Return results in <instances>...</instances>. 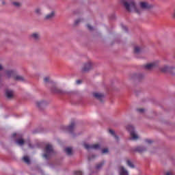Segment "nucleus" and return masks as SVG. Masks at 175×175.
Instances as JSON below:
<instances>
[{
	"instance_id": "nucleus-34",
	"label": "nucleus",
	"mask_w": 175,
	"mask_h": 175,
	"mask_svg": "<svg viewBox=\"0 0 175 175\" xmlns=\"http://www.w3.org/2000/svg\"><path fill=\"white\" fill-rule=\"evenodd\" d=\"M106 152H109V149L108 148H105L102 150L103 154H106Z\"/></svg>"
},
{
	"instance_id": "nucleus-19",
	"label": "nucleus",
	"mask_w": 175,
	"mask_h": 175,
	"mask_svg": "<svg viewBox=\"0 0 175 175\" xmlns=\"http://www.w3.org/2000/svg\"><path fill=\"white\" fill-rule=\"evenodd\" d=\"M134 53L135 54H140V53H142V49L139 46H135Z\"/></svg>"
},
{
	"instance_id": "nucleus-10",
	"label": "nucleus",
	"mask_w": 175,
	"mask_h": 175,
	"mask_svg": "<svg viewBox=\"0 0 175 175\" xmlns=\"http://www.w3.org/2000/svg\"><path fill=\"white\" fill-rule=\"evenodd\" d=\"M5 96L8 98V99H12V98H13V90H6Z\"/></svg>"
},
{
	"instance_id": "nucleus-37",
	"label": "nucleus",
	"mask_w": 175,
	"mask_h": 175,
	"mask_svg": "<svg viewBox=\"0 0 175 175\" xmlns=\"http://www.w3.org/2000/svg\"><path fill=\"white\" fill-rule=\"evenodd\" d=\"M81 80H77L76 83L79 85V84H81Z\"/></svg>"
},
{
	"instance_id": "nucleus-28",
	"label": "nucleus",
	"mask_w": 175,
	"mask_h": 175,
	"mask_svg": "<svg viewBox=\"0 0 175 175\" xmlns=\"http://www.w3.org/2000/svg\"><path fill=\"white\" fill-rule=\"evenodd\" d=\"M95 158H96V155L91 154L88 157V161H92V159H95Z\"/></svg>"
},
{
	"instance_id": "nucleus-24",
	"label": "nucleus",
	"mask_w": 175,
	"mask_h": 175,
	"mask_svg": "<svg viewBox=\"0 0 175 175\" xmlns=\"http://www.w3.org/2000/svg\"><path fill=\"white\" fill-rule=\"evenodd\" d=\"M16 143L17 144H18L19 146H23L24 144V139H19L18 140H16Z\"/></svg>"
},
{
	"instance_id": "nucleus-3",
	"label": "nucleus",
	"mask_w": 175,
	"mask_h": 175,
	"mask_svg": "<svg viewBox=\"0 0 175 175\" xmlns=\"http://www.w3.org/2000/svg\"><path fill=\"white\" fill-rule=\"evenodd\" d=\"M127 131L130 132L131 140H137L139 139V135L135 132V128L132 125H128L126 126Z\"/></svg>"
},
{
	"instance_id": "nucleus-27",
	"label": "nucleus",
	"mask_w": 175,
	"mask_h": 175,
	"mask_svg": "<svg viewBox=\"0 0 175 175\" xmlns=\"http://www.w3.org/2000/svg\"><path fill=\"white\" fill-rule=\"evenodd\" d=\"M12 5H14V6L16 8H20V6H21V4L18 2H13Z\"/></svg>"
},
{
	"instance_id": "nucleus-31",
	"label": "nucleus",
	"mask_w": 175,
	"mask_h": 175,
	"mask_svg": "<svg viewBox=\"0 0 175 175\" xmlns=\"http://www.w3.org/2000/svg\"><path fill=\"white\" fill-rule=\"evenodd\" d=\"M75 175H83V172L81 171H75Z\"/></svg>"
},
{
	"instance_id": "nucleus-40",
	"label": "nucleus",
	"mask_w": 175,
	"mask_h": 175,
	"mask_svg": "<svg viewBox=\"0 0 175 175\" xmlns=\"http://www.w3.org/2000/svg\"><path fill=\"white\" fill-rule=\"evenodd\" d=\"M16 133H14V134H13L14 137L16 136Z\"/></svg>"
},
{
	"instance_id": "nucleus-22",
	"label": "nucleus",
	"mask_w": 175,
	"mask_h": 175,
	"mask_svg": "<svg viewBox=\"0 0 175 175\" xmlns=\"http://www.w3.org/2000/svg\"><path fill=\"white\" fill-rule=\"evenodd\" d=\"M65 151L67 155H72V148H66L65 149Z\"/></svg>"
},
{
	"instance_id": "nucleus-38",
	"label": "nucleus",
	"mask_w": 175,
	"mask_h": 175,
	"mask_svg": "<svg viewBox=\"0 0 175 175\" xmlns=\"http://www.w3.org/2000/svg\"><path fill=\"white\" fill-rule=\"evenodd\" d=\"M166 175H172V173L171 172H167Z\"/></svg>"
},
{
	"instance_id": "nucleus-8",
	"label": "nucleus",
	"mask_w": 175,
	"mask_h": 175,
	"mask_svg": "<svg viewBox=\"0 0 175 175\" xmlns=\"http://www.w3.org/2000/svg\"><path fill=\"white\" fill-rule=\"evenodd\" d=\"M157 66H158V63L157 62L150 63L145 66V69H146L147 70H151V69H154V68Z\"/></svg>"
},
{
	"instance_id": "nucleus-4",
	"label": "nucleus",
	"mask_w": 175,
	"mask_h": 175,
	"mask_svg": "<svg viewBox=\"0 0 175 175\" xmlns=\"http://www.w3.org/2000/svg\"><path fill=\"white\" fill-rule=\"evenodd\" d=\"M83 147L85 148V150H99V148H100V146L98 144L92 145L84 144Z\"/></svg>"
},
{
	"instance_id": "nucleus-2",
	"label": "nucleus",
	"mask_w": 175,
	"mask_h": 175,
	"mask_svg": "<svg viewBox=\"0 0 175 175\" xmlns=\"http://www.w3.org/2000/svg\"><path fill=\"white\" fill-rule=\"evenodd\" d=\"M53 154H54L53 146H51V144H47L45 147V153L42 155L43 158L45 159H49V158H50Z\"/></svg>"
},
{
	"instance_id": "nucleus-14",
	"label": "nucleus",
	"mask_w": 175,
	"mask_h": 175,
	"mask_svg": "<svg viewBox=\"0 0 175 175\" xmlns=\"http://www.w3.org/2000/svg\"><path fill=\"white\" fill-rule=\"evenodd\" d=\"M44 105H46V103L43 100L36 102V106L38 107V109H40V107L44 106Z\"/></svg>"
},
{
	"instance_id": "nucleus-17",
	"label": "nucleus",
	"mask_w": 175,
	"mask_h": 175,
	"mask_svg": "<svg viewBox=\"0 0 175 175\" xmlns=\"http://www.w3.org/2000/svg\"><path fill=\"white\" fill-rule=\"evenodd\" d=\"M14 80H16L17 81H24V77L20 75H16L14 77Z\"/></svg>"
},
{
	"instance_id": "nucleus-20",
	"label": "nucleus",
	"mask_w": 175,
	"mask_h": 175,
	"mask_svg": "<svg viewBox=\"0 0 175 175\" xmlns=\"http://www.w3.org/2000/svg\"><path fill=\"white\" fill-rule=\"evenodd\" d=\"M109 133L115 137L116 140H118V137L116 135V133L114 132V131H113L112 129H109Z\"/></svg>"
},
{
	"instance_id": "nucleus-35",
	"label": "nucleus",
	"mask_w": 175,
	"mask_h": 175,
	"mask_svg": "<svg viewBox=\"0 0 175 175\" xmlns=\"http://www.w3.org/2000/svg\"><path fill=\"white\" fill-rule=\"evenodd\" d=\"M87 27L90 31H92L94 29V28L92 26H90V25H88Z\"/></svg>"
},
{
	"instance_id": "nucleus-13",
	"label": "nucleus",
	"mask_w": 175,
	"mask_h": 175,
	"mask_svg": "<svg viewBox=\"0 0 175 175\" xmlns=\"http://www.w3.org/2000/svg\"><path fill=\"white\" fill-rule=\"evenodd\" d=\"M135 151H137V152H144V151H147V149L143 146H138L135 148Z\"/></svg>"
},
{
	"instance_id": "nucleus-1",
	"label": "nucleus",
	"mask_w": 175,
	"mask_h": 175,
	"mask_svg": "<svg viewBox=\"0 0 175 175\" xmlns=\"http://www.w3.org/2000/svg\"><path fill=\"white\" fill-rule=\"evenodd\" d=\"M121 3L124 5L127 12H135L137 14H140L144 9H150V5H148V3L147 2H141L139 3L140 8H137L135 1L127 2L125 0H122Z\"/></svg>"
},
{
	"instance_id": "nucleus-12",
	"label": "nucleus",
	"mask_w": 175,
	"mask_h": 175,
	"mask_svg": "<svg viewBox=\"0 0 175 175\" xmlns=\"http://www.w3.org/2000/svg\"><path fill=\"white\" fill-rule=\"evenodd\" d=\"M31 38L33 39V40H39L40 39V34L39 33H33L31 34Z\"/></svg>"
},
{
	"instance_id": "nucleus-39",
	"label": "nucleus",
	"mask_w": 175,
	"mask_h": 175,
	"mask_svg": "<svg viewBox=\"0 0 175 175\" xmlns=\"http://www.w3.org/2000/svg\"><path fill=\"white\" fill-rule=\"evenodd\" d=\"M3 68L2 66L0 64V70H2Z\"/></svg>"
},
{
	"instance_id": "nucleus-15",
	"label": "nucleus",
	"mask_w": 175,
	"mask_h": 175,
	"mask_svg": "<svg viewBox=\"0 0 175 175\" xmlns=\"http://www.w3.org/2000/svg\"><path fill=\"white\" fill-rule=\"evenodd\" d=\"M120 175H128V171L124 168V167H120Z\"/></svg>"
},
{
	"instance_id": "nucleus-7",
	"label": "nucleus",
	"mask_w": 175,
	"mask_h": 175,
	"mask_svg": "<svg viewBox=\"0 0 175 175\" xmlns=\"http://www.w3.org/2000/svg\"><path fill=\"white\" fill-rule=\"evenodd\" d=\"M51 92H53V94H59L60 95H63V94H65V92L55 86L51 88Z\"/></svg>"
},
{
	"instance_id": "nucleus-9",
	"label": "nucleus",
	"mask_w": 175,
	"mask_h": 175,
	"mask_svg": "<svg viewBox=\"0 0 175 175\" xmlns=\"http://www.w3.org/2000/svg\"><path fill=\"white\" fill-rule=\"evenodd\" d=\"M93 96H94V98H96V99H98V100H100L101 102H102V99L105 98V94L102 93L94 92L93 93Z\"/></svg>"
},
{
	"instance_id": "nucleus-33",
	"label": "nucleus",
	"mask_w": 175,
	"mask_h": 175,
	"mask_svg": "<svg viewBox=\"0 0 175 175\" xmlns=\"http://www.w3.org/2000/svg\"><path fill=\"white\" fill-rule=\"evenodd\" d=\"M137 111L138 113H144V109L143 108L137 109Z\"/></svg>"
},
{
	"instance_id": "nucleus-41",
	"label": "nucleus",
	"mask_w": 175,
	"mask_h": 175,
	"mask_svg": "<svg viewBox=\"0 0 175 175\" xmlns=\"http://www.w3.org/2000/svg\"><path fill=\"white\" fill-rule=\"evenodd\" d=\"M3 5H5V2H3Z\"/></svg>"
},
{
	"instance_id": "nucleus-30",
	"label": "nucleus",
	"mask_w": 175,
	"mask_h": 175,
	"mask_svg": "<svg viewBox=\"0 0 175 175\" xmlns=\"http://www.w3.org/2000/svg\"><path fill=\"white\" fill-rule=\"evenodd\" d=\"M49 81H50V77H46L44 79V83H49Z\"/></svg>"
},
{
	"instance_id": "nucleus-5",
	"label": "nucleus",
	"mask_w": 175,
	"mask_h": 175,
	"mask_svg": "<svg viewBox=\"0 0 175 175\" xmlns=\"http://www.w3.org/2000/svg\"><path fill=\"white\" fill-rule=\"evenodd\" d=\"M91 69H92V63L91 62V61L83 65V67L82 68L83 72H88V70H91Z\"/></svg>"
},
{
	"instance_id": "nucleus-11",
	"label": "nucleus",
	"mask_w": 175,
	"mask_h": 175,
	"mask_svg": "<svg viewBox=\"0 0 175 175\" xmlns=\"http://www.w3.org/2000/svg\"><path fill=\"white\" fill-rule=\"evenodd\" d=\"M55 16V13L54 11H52L51 13L48 14L45 16L44 20H51V18H54V16Z\"/></svg>"
},
{
	"instance_id": "nucleus-16",
	"label": "nucleus",
	"mask_w": 175,
	"mask_h": 175,
	"mask_svg": "<svg viewBox=\"0 0 175 175\" xmlns=\"http://www.w3.org/2000/svg\"><path fill=\"white\" fill-rule=\"evenodd\" d=\"M161 72L163 73H166L167 72H169V67L167 66H165L160 68Z\"/></svg>"
},
{
	"instance_id": "nucleus-25",
	"label": "nucleus",
	"mask_w": 175,
	"mask_h": 175,
	"mask_svg": "<svg viewBox=\"0 0 175 175\" xmlns=\"http://www.w3.org/2000/svg\"><path fill=\"white\" fill-rule=\"evenodd\" d=\"M126 163H127V165L129 166V167H131L132 169H133V167H135V165H133V163H132V162L131 161L127 160Z\"/></svg>"
},
{
	"instance_id": "nucleus-36",
	"label": "nucleus",
	"mask_w": 175,
	"mask_h": 175,
	"mask_svg": "<svg viewBox=\"0 0 175 175\" xmlns=\"http://www.w3.org/2000/svg\"><path fill=\"white\" fill-rule=\"evenodd\" d=\"M80 21H81V19H77V21H75V25H77V24H79Z\"/></svg>"
},
{
	"instance_id": "nucleus-29",
	"label": "nucleus",
	"mask_w": 175,
	"mask_h": 175,
	"mask_svg": "<svg viewBox=\"0 0 175 175\" xmlns=\"http://www.w3.org/2000/svg\"><path fill=\"white\" fill-rule=\"evenodd\" d=\"M145 142L147 143V144H151L154 142V141L151 139H146Z\"/></svg>"
},
{
	"instance_id": "nucleus-26",
	"label": "nucleus",
	"mask_w": 175,
	"mask_h": 175,
	"mask_svg": "<svg viewBox=\"0 0 175 175\" xmlns=\"http://www.w3.org/2000/svg\"><path fill=\"white\" fill-rule=\"evenodd\" d=\"M103 165H105V162H103V161L97 164L96 166V169H97V170L100 169V167H102V166H103Z\"/></svg>"
},
{
	"instance_id": "nucleus-21",
	"label": "nucleus",
	"mask_w": 175,
	"mask_h": 175,
	"mask_svg": "<svg viewBox=\"0 0 175 175\" xmlns=\"http://www.w3.org/2000/svg\"><path fill=\"white\" fill-rule=\"evenodd\" d=\"M35 13L36 14L40 16V14H42V9H40V8H36L35 9Z\"/></svg>"
},
{
	"instance_id": "nucleus-23",
	"label": "nucleus",
	"mask_w": 175,
	"mask_h": 175,
	"mask_svg": "<svg viewBox=\"0 0 175 175\" xmlns=\"http://www.w3.org/2000/svg\"><path fill=\"white\" fill-rule=\"evenodd\" d=\"M14 75V71L13 70H8L7 71V75L8 77H12Z\"/></svg>"
},
{
	"instance_id": "nucleus-32",
	"label": "nucleus",
	"mask_w": 175,
	"mask_h": 175,
	"mask_svg": "<svg viewBox=\"0 0 175 175\" xmlns=\"http://www.w3.org/2000/svg\"><path fill=\"white\" fill-rule=\"evenodd\" d=\"M121 27H122L123 31H125V32H126L128 31L126 26H124V25H121Z\"/></svg>"
},
{
	"instance_id": "nucleus-6",
	"label": "nucleus",
	"mask_w": 175,
	"mask_h": 175,
	"mask_svg": "<svg viewBox=\"0 0 175 175\" xmlns=\"http://www.w3.org/2000/svg\"><path fill=\"white\" fill-rule=\"evenodd\" d=\"M75 125L76 124H75V122H71L70 125H69L68 126H64V129L67 131V132L72 133V132H73V130L75 129Z\"/></svg>"
},
{
	"instance_id": "nucleus-18",
	"label": "nucleus",
	"mask_w": 175,
	"mask_h": 175,
	"mask_svg": "<svg viewBox=\"0 0 175 175\" xmlns=\"http://www.w3.org/2000/svg\"><path fill=\"white\" fill-rule=\"evenodd\" d=\"M23 161L25 162V163H27V165H29V163H31V160H29V157H28L27 156L23 157Z\"/></svg>"
}]
</instances>
